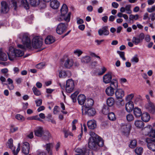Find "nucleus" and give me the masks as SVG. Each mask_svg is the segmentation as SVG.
Masks as SVG:
<instances>
[{"mask_svg": "<svg viewBox=\"0 0 155 155\" xmlns=\"http://www.w3.org/2000/svg\"><path fill=\"white\" fill-rule=\"evenodd\" d=\"M89 138L88 142V147L92 149L96 150L100 147H102L104 145L103 140H98L96 139Z\"/></svg>", "mask_w": 155, "mask_h": 155, "instance_id": "f257e3e1", "label": "nucleus"}, {"mask_svg": "<svg viewBox=\"0 0 155 155\" xmlns=\"http://www.w3.org/2000/svg\"><path fill=\"white\" fill-rule=\"evenodd\" d=\"M19 38L21 40L24 46H26L28 50H32L30 36L27 33H21L18 35Z\"/></svg>", "mask_w": 155, "mask_h": 155, "instance_id": "f03ea898", "label": "nucleus"}, {"mask_svg": "<svg viewBox=\"0 0 155 155\" xmlns=\"http://www.w3.org/2000/svg\"><path fill=\"white\" fill-rule=\"evenodd\" d=\"M43 39L40 37L36 36L33 38L32 40V50L33 48L38 49L40 48L42 45Z\"/></svg>", "mask_w": 155, "mask_h": 155, "instance_id": "7ed1b4c3", "label": "nucleus"}, {"mask_svg": "<svg viewBox=\"0 0 155 155\" xmlns=\"http://www.w3.org/2000/svg\"><path fill=\"white\" fill-rule=\"evenodd\" d=\"M131 125L129 124L122 123L120 126V130L122 134L128 137L131 130Z\"/></svg>", "mask_w": 155, "mask_h": 155, "instance_id": "20e7f679", "label": "nucleus"}, {"mask_svg": "<svg viewBox=\"0 0 155 155\" xmlns=\"http://www.w3.org/2000/svg\"><path fill=\"white\" fill-rule=\"evenodd\" d=\"M68 27V25L67 23L65 24L62 23H60L58 24L57 27L56 32L58 34L61 35L65 31Z\"/></svg>", "mask_w": 155, "mask_h": 155, "instance_id": "39448f33", "label": "nucleus"}, {"mask_svg": "<svg viewBox=\"0 0 155 155\" xmlns=\"http://www.w3.org/2000/svg\"><path fill=\"white\" fill-rule=\"evenodd\" d=\"M84 107H83L82 109V114L83 115H88L90 116H92L96 115V111L94 109L92 108L87 109H84Z\"/></svg>", "mask_w": 155, "mask_h": 155, "instance_id": "423d86ee", "label": "nucleus"}, {"mask_svg": "<svg viewBox=\"0 0 155 155\" xmlns=\"http://www.w3.org/2000/svg\"><path fill=\"white\" fill-rule=\"evenodd\" d=\"M74 87V81L71 79H69L67 81L66 86V91L67 93L71 92Z\"/></svg>", "mask_w": 155, "mask_h": 155, "instance_id": "0eeeda50", "label": "nucleus"}, {"mask_svg": "<svg viewBox=\"0 0 155 155\" xmlns=\"http://www.w3.org/2000/svg\"><path fill=\"white\" fill-rule=\"evenodd\" d=\"M76 152L83 154V155H93V153L92 150L86 148L81 149L78 148L75 150Z\"/></svg>", "mask_w": 155, "mask_h": 155, "instance_id": "6e6552de", "label": "nucleus"}, {"mask_svg": "<svg viewBox=\"0 0 155 155\" xmlns=\"http://www.w3.org/2000/svg\"><path fill=\"white\" fill-rule=\"evenodd\" d=\"M17 47L22 50V51L18 49H14L17 57H18L23 55L24 51L26 50V48L25 46L22 45L18 44Z\"/></svg>", "mask_w": 155, "mask_h": 155, "instance_id": "1a4fd4ad", "label": "nucleus"}, {"mask_svg": "<svg viewBox=\"0 0 155 155\" xmlns=\"http://www.w3.org/2000/svg\"><path fill=\"white\" fill-rule=\"evenodd\" d=\"M144 38L143 33H141L137 37H133L132 42L136 45H137L140 43L141 42Z\"/></svg>", "mask_w": 155, "mask_h": 155, "instance_id": "9d476101", "label": "nucleus"}, {"mask_svg": "<svg viewBox=\"0 0 155 155\" xmlns=\"http://www.w3.org/2000/svg\"><path fill=\"white\" fill-rule=\"evenodd\" d=\"M1 12L3 13H7L9 10V6L8 4L4 1H2L1 2Z\"/></svg>", "mask_w": 155, "mask_h": 155, "instance_id": "9b49d317", "label": "nucleus"}, {"mask_svg": "<svg viewBox=\"0 0 155 155\" xmlns=\"http://www.w3.org/2000/svg\"><path fill=\"white\" fill-rule=\"evenodd\" d=\"M134 114L135 116H150V115L147 112L143 113L142 114V112L140 109L137 107H135L134 109Z\"/></svg>", "mask_w": 155, "mask_h": 155, "instance_id": "f8f14e48", "label": "nucleus"}, {"mask_svg": "<svg viewBox=\"0 0 155 155\" xmlns=\"http://www.w3.org/2000/svg\"><path fill=\"white\" fill-rule=\"evenodd\" d=\"M30 150L29 143L27 142H24L22 147V152L25 155L28 154Z\"/></svg>", "mask_w": 155, "mask_h": 155, "instance_id": "ddd939ff", "label": "nucleus"}, {"mask_svg": "<svg viewBox=\"0 0 155 155\" xmlns=\"http://www.w3.org/2000/svg\"><path fill=\"white\" fill-rule=\"evenodd\" d=\"M146 142L147 143V146L150 150L153 151H155V142H154L149 138H146Z\"/></svg>", "mask_w": 155, "mask_h": 155, "instance_id": "4468645a", "label": "nucleus"}, {"mask_svg": "<svg viewBox=\"0 0 155 155\" xmlns=\"http://www.w3.org/2000/svg\"><path fill=\"white\" fill-rule=\"evenodd\" d=\"M98 32L100 36H101L103 35L107 36L109 34V31L108 30L107 26L103 27L101 29L98 30Z\"/></svg>", "mask_w": 155, "mask_h": 155, "instance_id": "2eb2a0df", "label": "nucleus"}, {"mask_svg": "<svg viewBox=\"0 0 155 155\" xmlns=\"http://www.w3.org/2000/svg\"><path fill=\"white\" fill-rule=\"evenodd\" d=\"M94 104V101L91 98H87L86 99L85 102V106H82V108L83 107H84V109H87L91 107Z\"/></svg>", "mask_w": 155, "mask_h": 155, "instance_id": "dca6fc26", "label": "nucleus"}, {"mask_svg": "<svg viewBox=\"0 0 155 155\" xmlns=\"http://www.w3.org/2000/svg\"><path fill=\"white\" fill-rule=\"evenodd\" d=\"M45 119L49 122H51L53 124H55V121L53 119V117H37L35 118L34 119L42 122V119Z\"/></svg>", "mask_w": 155, "mask_h": 155, "instance_id": "f3484780", "label": "nucleus"}, {"mask_svg": "<svg viewBox=\"0 0 155 155\" xmlns=\"http://www.w3.org/2000/svg\"><path fill=\"white\" fill-rule=\"evenodd\" d=\"M125 108L127 112H131L134 109V104L133 102L130 101L127 103L125 104Z\"/></svg>", "mask_w": 155, "mask_h": 155, "instance_id": "a211bd4d", "label": "nucleus"}, {"mask_svg": "<svg viewBox=\"0 0 155 155\" xmlns=\"http://www.w3.org/2000/svg\"><path fill=\"white\" fill-rule=\"evenodd\" d=\"M70 12L69 13L66 17H64V15H61L57 17V20L59 21H61L64 20L66 22H68L70 21Z\"/></svg>", "mask_w": 155, "mask_h": 155, "instance_id": "6ab92c4d", "label": "nucleus"}, {"mask_svg": "<svg viewBox=\"0 0 155 155\" xmlns=\"http://www.w3.org/2000/svg\"><path fill=\"white\" fill-rule=\"evenodd\" d=\"M71 73L69 71H61L59 73V77L60 78H66L68 77H70L71 76Z\"/></svg>", "mask_w": 155, "mask_h": 155, "instance_id": "aec40b11", "label": "nucleus"}, {"mask_svg": "<svg viewBox=\"0 0 155 155\" xmlns=\"http://www.w3.org/2000/svg\"><path fill=\"white\" fill-rule=\"evenodd\" d=\"M124 95V91L120 89H117L115 92V95L117 99H121Z\"/></svg>", "mask_w": 155, "mask_h": 155, "instance_id": "412c9836", "label": "nucleus"}, {"mask_svg": "<svg viewBox=\"0 0 155 155\" xmlns=\"http://www.w3.org/2000/svg\"><path fill=\"white\" fill-rule=\"evenodd\" d=\"M146 108L148 111L152 113H154L155 110V107L154 104L149 100L147 105L146 106Z\"/></svg>", "mask_w": 155, "mask_h": 155, "instance_id": "4be33fe9", "label": "nucleus"}, {"mask_svg": "<svg viewBox=\"0 0 155 155\" xmlns=\"http://www.w3.org/2000/svg\"><path fill=\"white\" fill-rule=\"evenodd\" d=\"M112 78V76L111 74L110 73L107 74L103 76V81L105 84L109 83L111 81Z\"/></svg>", "mask_w": 155, "mask_h": 155, "instance_id": "5701e85b", "label": "nucleus"}, {"mask_svg": "<svg viewBox=\"0 0 155 155\" xmlns=\"http://www.w3.org/2000/svg\"><path fill=\"white\" fill-rule=\"evenodd\" d=\"M116 89L110 86L107 87L105 90L106 94L108 96H113L114 93V90Z\"/></svg>", "mask_w": 155, "mask_h": 155, "instance_id": "b1692460", "label": "nucleus"}, {"mask_svg": "<svg viewBox=\"0 0 155 155\" xmlns=\"http://www.w3.org/2000/svg\"><path fill=\"white\" fill-rule=\"evenodd\" d=\"M34 132L36 136L41 137L44 132L43 128L41 127H38L35 130Z\"/></svg>", "mask_w": 155, "mask_h": 155, "instance_id": "393cba45", "label": "nucleus"}, {"mask_svg": "<svg viewBox=\"0 0 155 155\" xmlns=\"http://www.w3.org/2000/svg\"><path fill=\"white\" fill-rule=\"evenodd\" d=\"M87 125L89 128L93 130L96 127L97 125L95 121L91 120L87 122Z\"/></svg>", "mask_w": 155, "mask_h": 155, "instance_id": "a878e982", "label": "nucleus"}, {"mask_svg": "<svg viewBox=\"0 0 155 155\" xmlns=\"http://www.w3.org/2000/svg\"><path fill=\"white\" fill-rule=\"evenodd\" d=\"M78 101L79 104L82 105L85 102V101H86V97L84 94H80L78 97Z\"/></svg>", "mask_w": 155, "mask_h": 155, "instance_id": "bb28decb", "label": "nucleus"}, {"mask_svg": "<svg viewBox=\"0 0 155 155\" xmlns=\"http://www.w3.org/2000/svg\"><path fill=\"white\" fill-rule=\"evenodd\" d=\"M73 61L72 59H68L65 62L64 66L66 68H70L73 66Z\"/></svg>", "mask_w": 155, "mask_h": 155, "instance_id": "cd10ccee", "label": "nucleus"}, {"mask_svg": "<svg viewBox=\"0 0 155 155\" xmlns=\"http://www.w3.org/2000/svg\"><path fill=\"white\" fill-rule=\"evenodd\" d=\"M9 59L11 61H13L17 57L14 49L12 51H9V53H8Z\"/></svg>", "mask_w": 155, "mask_h": 155, "instance_id": "c85d7f7f", "label": "nucleus"}, {"mask_svg": "<svg viewBox=\"0 0 155 155\" xmlns=\"http://www.w3.org/2000/svg\"><path fill=\"white\" fill-rule=\"evenodd\" d=\"M50 6L54 9H56L59 6V3L57 0H53L50 2Z\"/></svg>", "mask_w": 155, "mask_h": 155, "instance_id": "c756f323", "label": "nucleus"}, {"mask_svg": "<svg viewBox=\"0 0 155 155\" xmlns=\"http://www.w3.org/2000/svg\"><path fill=\"white\" fill-rule=\"evenodd\" d=\"M41 137L43 140H48L51 137V135L48 131H44Z\"/></svg>", "mask_w": 155, "mask_h": 155, "instance_id": "7c9ffc66", "label": "nucleus"}, {"mask_svg": "<svg viewBox=\"0 0 155 155\" xmlns=\"http://www.w3.org/2000/svg\"><path fill=\"white\" fill-rule=\"evenodd\" d=\"M144 123L141 120H137L135 121V126L139 128L142 129L144 127Z\"/></svg>", "mask_w": 155, "mask_h": 155, "instance_id": "2f4dec72", "label": "nucleus"}, {"mask_svg": "<svg viewBox=\"0 0 155 155\" xmlns=\"http://www.w3.org/2000/svg\"><path fill=\"white\" fill-rule=\"evenodd\" d=\"M89 134L91 137H90L89 138L94 139H96L97 140H103V139L101 137H99L95 133L92 131H91L90 132Z\"/></svg>", "mask_w": 155, "mask_h": 155, "instance_id": "473e14b6", "label": "nucleus"}, {"mask_svg": "<svg viewBox=\"0 0 155 155\" xmlns=\"http://www.w3.org/2000/svg\"><path fill=\"white\" fill-rule=\"evenodd\" d=\"M54 41L53 37L51 36H48L45 40V43L47 44H50Z\"/></svg>", "mask_w": 155, "mask_h": 155, "instance_id": "72a5a7b5", "label": "nucleus"}, {"mask_svg": "<svg viewBox=\"0 0 155 155\" xmlns=\"http://www.w3.org/2000/svg\"><path fill=\"white\" fill-rule=\"evenodd\" d=\"M8 58L6 54L0 49V60L5 61L7 60Z\"/></svg>", "mask_w": 155, "mask_h": 155, "instance_id": "f704fd0d", "label": "nucleus"}, {"mask_svg": "<svg viewBox=\"0 0 155 155\" xmlns=\"http://www.w3.org/2000/svg\"><path fill=\"white\" fill-rule=\"evenodd\" d=\"M60 11L62 15H65L67 13L68 11V8L66 4H63L60 10Z\"/></svg>", "mask_w": 155, "mask_h": 155, "instance_id": "c9c22d12", "label": "nucleus"}, {"mask_svg": "<svg viewBox=\"0 0 155 155\" xmlns=\"http://www.w3.org/2000/svg\"><path fill=\"white\" fill-rule=\"evenodd\" d=\"M110 87L114 89H117L118 88V83L117 80L115 79H113L110 81Z\"/></svg>", "mask_w": 155, "mask_h": 155, "instance_id": "e433bc0d", "label": "nucleus"}, {"mask_svg": "<svg viewBox=\"0 0 155 155\" xmlns=\"http://www.w3.org/2000/svg\"><path fill=\"white\" fill-rule=\"evenodd\" d=\"M106 103L108 106L110 107L112 106L114 103V99L112 97H109L107 99Z\"/></svg>", "mask_w": 155, "mask_h": 155, "instance_id": "4c0bfd02", "label": "nucleus"}, {"mask_svg": "<svg viewBox=\"0 0 155 155\" xmlns=\"http://www.w3.org/2000/svg\"><path fill=\"white\" fill-rule=\"evenodd\" d=\"M137 145V141L135 139L131 140L130 143L129 145V147L132 149H133L135 148Z\"/></svg>", "mask_w": 155, "mask_h": 155, "instance_id": "58836bf2", "label": "nucleus"}, {"mask_svg": "<svg viewBox=\"0 0 155 155\" xmlns=\"http://www.w3.org/2000/svg\"><path fill=\"white\" fill-rule=\"evenodd\" d=\"M152 128V127L150 125H148L147 127H143L142 129V130L145 132L146 135H147L148 133L150 132Z\"/></svg>", "mask_w": 155, "mask_h": 155, "instance_id": "ea45409f", "label": "nucleus"}, {"mask_svg": "<svg viewBox=\"0 0 155 155\" xmlns=\"http://www.w3.org/2000/svg\"><path fill=\"white\" fill-rule=\"evenodd\" d=\"M103 114L106 115L108 114L107 116H115V114L113 112L108 113V110H106L105 108H103L102 110Z\"/></svg>", "mask_w": 155, "mask_h": 155, "instance_id": "a19ab883", "label": "nucleus"}, {"mask_svg": "<svg viewBox=\"0 0 155 155\" xmlns=\"http://www.w3.org/2000/svg\"><path fill=\"white\" fill-rule=\"evenodd\" d=\"M29 1L30 5L33 6H36L40 3L39 0H30Z\"/></svg>", "mask_w": 155, "mask_h": 155, "instance_id": "79ce46f5", "label": "nucleus"}, {"mask_svg": "<svg viewBox=\"0 0 155 155\" xmlns=\"http://www.w3.org/2000/svg\"><path fill=\"white\" fill-rule=\"evenodd\" d=\"M21 4L26 9L29 8V5L27 0H21Z\"/></svg>", "mask_w": 155, "mask_h": 155, "instance_id": "37998d69", "label": "nucleus"}, {"mask_svg": "<svg viewBox=\"0 0 155 155\" xmlns=\"http://www.w3.org/2000/svg\"><path fill=\"white\" fill-rule=\"evenodd\" d=\"M135 151L137 155H141L143 152V149L141 147H137Z\"/></svg>", "mask_w": 155, "mask_h": 155, "instance_id": "c03bdc74", "label": "nucleus"}, {"mask_svg": "<svg viewBox=\"0 0 155 155\" xmlns=\"http://www.w3.org/2000/svg\"><path fill=\"white\" fill-rule=\"evenodd\" d=\"M91 60L90 57L89 56H85L83 58L81 59V61L85 63H87L90 61Z\"/></svg>", "mask_w": 155, "mask_h": 155, "instance_id": "a18cd8bd", "label": "nucleus"}, {"mask_svg": "<svg viewBox=\"0 0 155 155\" xmlns=\"http://www.w3.org/2000/svg\"><path fill=\"white\" fill-rule=\"evenodd\" d=\"M32 90L34 94L36 96H38L41 95V93L40 91L35 87H33Z\"/></svg>", "mask_w": 155, "mask_h": 155, "instance_id": "49530a36", "label": "nucleus"}, {"mask_svg": "<svg viewBox=\"0 0 155 155\" xmlns=\"http://www.w3.org/2000/svg\"><path fill=\"white\" fill-rule=\"evenodd\" d=\"M139 17V16L137 14L135 15H134L131 14L130 15L129 19L130 20H133L134 19L136 20L138 19Z\"/></svg>", "mask_w": 155, "mask_h": 155, "instance_id": "de8ad7c7", "label": "nucleus"}, {"mask_svg": "<svg viewBox=\"0 0 155 155\" xmlns=\"http://www.w3.org/2000/svg\"><path fill=\"white\" fill-rule=\"evenodd\" d=\"M150 137H153L155 135V130L154 129H152L147 134Z\"/></svg>", "mask_w": 155, "mask_h": 155, "instance_id": "09e8293b", "label": "nucleus"}, {"mask_svg": "<svg viewBox=\"0 0 155 155\" xmlns=\"http://www.w3.org/2000/svg\"><path fill=\"white\" fill-rule=\"evenodd\" d=\"M52 147V144L51 143H47L45 145V148L46 150L48 153L50 152H51L50 151V149L51 147Z\"/></svg>", "mask_w": 155, "mask_h": 155, "instance_id": "8fccbe9b", "label": "nucleus"}, {"mask_svg": "<svg viewBox=\"0 0 155 155\" xmlns=\"http://www.w3.org/2000/svg\"><path fill=\"white\" fill-rule=\"evenodd\" d=\"M139 58L137 55H135L131 59V61L133 63H137L139 61Z\"/></svg>", "mask_w": 155, "mask_h": 155, "instance_id": "3c124183", "label": "nucleus"}, {"mask_svg": "<svg viewBox=\"0 0 155 155\" xmlns=\"http://www.w3.org/2000/svg\"><path fill=\"white\" fill-rule=\"evenodd\" d=\"M117 52L119 54L120 58H121L123 60L125 61L126 60V59L124 57L125 53L124 52L118 51Z\"/></svg>", "mask_w": 155, "mask_h": 155, "instance_id": "603ef678", "label": "nucleus"}, {"mask_svg": "<svg viewBox=\"0 0 155 155\" xmlns=\"http://www.w3.org/2000/svg\"><path fill=\"white\" fill-rule=\"evenodd\" d=\"M13 140L12 138L9 139L8 140V146L10 149H12L13 147Z\"/></svg>", "mask_w": 155, "mask_h": 155, "instance_id": "864d4df0", "label": "nucleus"}, {"mask_svg": "<svg viewBox=\"0 0 155 155\" xmlns=\"http://www.w3.org/2000/svg\"><path fill=\"white\" fill-rule=\"evenodd\" d=\"M77 95V92H74L71 95V98L74 102H75L76 101V97Z\"/></svg>", "mask_w": 155, "mask_h": 155, "instance_id": "5fc2aeb1", "label": "nucleus"}, {"mask_svg": "<svg viewBox=\"0 0 155 155\" xmlns=\"http://www.w3.org/2000/svg\"><path fill=\"white\" fill-rule=\"evenodd\" d=\"M60 108L58 106L54 107L53 109V113L54 114H57L59 112Z\"/></svg>", "mask_w": 155, "mask_h": 155, "instance_id": "6e6d98bb", "label": "nucleus"}, {"mask_svg": "<svg viewBox=\"0 0 155 155\" xmlns=\"http://www.w3.org/2000/svg\"><path fill=\"white\" fill-rule=\"evenodd\" d=\"M134 97V95L133 94H131L127 96L126 98V100L127 101H131V100Z\"/></svg>", "mask_w": 155, "mask_h": 155, "instance_id": "4d7b16f0", "label": "nucleus"}, {"mask_svg": "<svg viewBox=\"0 0 155 155\" xmlns=\"http://www.w3.org/2000/svg\"><path fill=\"white\" fill-rule=\"evenodd\" d=\"M45 65V63L42 62L36 65V67L38 68L41 69L43 68Z\"/></svg>", "mask_w": 155, "mask_h": 155, "instance_id": "13d9d810", "label": "nucleus"}, {"mask_svg": "<svg viewBox=\"0 0 155 155\" xmlns=\"http://www.w3.org/2000/svg\"><path fill=\"white\" fill-rule=\"evenodd\" d=\"M150 117H141L142 121L145 122H148L150 120Z\"/></svg>", "mask_w": 155, "mask_h": 155, "instance_id": "bf43d9fd", "label": "nucleus"}, {"mask_svg": "<svg viewBox=\"0 0 155 155\" xmlns=\"http://www.w3.org/2000/svg\"><path fill=\"white\" fill-rule=\"evenodd\" d=\"M155 11V5L151 7L148 8L147 11L149 12H152Z\"/></svg>", "mask_w": 155, "mask_h": 155, "instance_id": "052dcab7", "label": "nucleus"}, {"mask_svg": "<svg viewBox=\"0 0 155 155\" xmlns=\"http://www.w3.org/2000/svg\"><path fill=\"white\" fill-rule=\"evenodd\" d=\"M83 52L81 50L77 49L74 51V53L78 55V56H79Z\"/></svg>", "mask_w": 155, "mask_h": 155, "instance_id": "680f3d73", "label": "nucleus"}, {"mask_svg": "<svg viewBox=\"0 0 155 155\" xmlns=\"http://www.w3.org/2000/svg\"><path fill=\"white\" fill-rule=\"evenodd\" d=\"M35 103L36 104V105L37 106H40L42 103V100L41 99H39L37 100H36Z\"/></svg>", "mask_w": 155, "mask_h": 155, "instance_id": "e2e57ef3", "label": "nucleus"}, {"mask_svg": "<svg viewBox=\"0 0 155 155\" xmlns=\"http://www.w3.org/2000/svg\"><path fill=\"white\" fill-rule=\"evenodd\" d=\"M18 129L17 127H14L13 126L11 125L10 128V131L12 133H13L17 131Z\"/></svg>", "mask_w": 155, "mask_h": 155, "instance_id": "0e129e2a", "label": "nucleus"}, {"mask_svg": "<svg viewBox=\"0 0 155 155\" xmlns=\"http://www.w3.org/2000/svg\"><path fill=\"white\" fill-rule=\"evenodd\" d=\"M16 119L19 122H22L25 119V117H15Z\"/></svg>", "mask_w": 155, "mask_h": 155, "instance_id": "69168bd1", "label": "nucleus"}, {"mask_svg": "<svg viewBox=\"0 0 155 155\" xmlns=\"http://www.w3.org/2000/svg\"><path fill=\"white\" fill-rule=\"evenodd\" d=\"M112 6L114 8H116L118 7L119 4L116 2H114L112 3Z\"/></svg>", "mask_w": 155, "mask_h": 155, "instance_id": "338daca9", "label": "nucleus"}, {"mask_svg": "<svg viewBox=\"0 0 155 155\" xmlns=\"http://www.w3.org/2000/svg\"><path fill=\"white\" fill-rule=\"evenodd\" d=\"M37 155H46V153L44 151L38 150L37 151Z\"/></svg>", "mask_w": 155, "mask_h": 155, "instance_id": "774afa93", "label": "nucleus"}]
</instances>
